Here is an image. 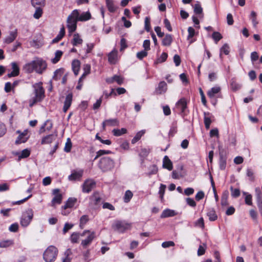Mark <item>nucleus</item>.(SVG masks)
<instances>
[{
    "mask_svg": "<svg viewBox=\"0 0 262 262\" xmlns=\"http://www.w3.org/2000/svg\"><path fill=\"white\" fill-rule=\"evenodd\" d=\"M79 233L78 232H73L70 236V241L72 243H77L79 238Z\"/></svg>",
    "mask_w": 262,
    "mask_h": 262,
    "instance_id": "6e6d98bb",
    "label": "nucleus"
},
{
    "mask_svg": "<svg viewBox=\"0 0 262 262\" xmlns=\"http://www.w3.org/2000/svg\"><path fill=\"white\" fill-rule=\"evenodd\" d=\"M229 192L228 190L223 191L221 200V204L223 207H225L228 205V199L229 197Z\"/></svg>",
    "mask_w": 262,
    "mask_h": 262,
    "instance_id": "4be33fe9",
    "label": "nucleus"
},
{
    "mask_svg": "<svg viewBox=\"0 0 262 262\" xmlns=\"http://www.w3.org/2000/svg\"><path fill=\"white\" fill-rule=\"evenodd\" d=\"M117 50L116 49H114L107 55L108 62L111 64H116L117 60Z\"/></svg>",
    "mask_w": 262,
    "mask_h": 262,
    "instance_id": "2eb2a0df",
    "label": "nucleus"
},
{
    "mask_svg": "<svg viewBox=\"0 0 262 262\" xmlns=\"http://www.w3.org/2000/svg\"><path fill=\"white\" fill-rule=\"evenodd\" d=\"M207 215L211 222L215 221L217 219V215L214 208L209 209L207 212Z\"/></svg>",
    "mask_w": 262,
    "mask_h": 262,
    "instance_id": "cd10ccee",
    "label": "nucleus"
},
{
    "mask_svg": "<svg viewBox=\"0 0 262 262\" xmlns=\"http://www.w3.org/2000/svg\"><path fill=\"white\" fill-rule=\"evenodd\" d=\"M34 71L37 73H41L43 70H44L47 66L46 63L45 61L41 60H34Z\"/></svg>",
    "mask_w": 262,
    "mask_h": 262,
    "instance_id": "f8f14e48",
    "label": "nucleus"
},
{
    "mask_svg": "<svg viewBox=\"0 0 262 262\" xmlns=\"http://www.w3.org/2000/svg\"><path fill=\"white\" fill-rule=\"evenodd\" d=\"M112 153V151L109 150H104V149H100L96 152V155L95 157L94 158L93 161L96 160L99 157L103 156L104 155H108Z\"/></svg>",
    "mask_w": 262,
    "mask_h": 262,
    "instance_id": "a18cd8bd",
    "label": "nucleus"
},
{
    "mask_svg": "<svg viewBox=\"0 0 262 262\" xmlns=\"http://www.w3.org/2000/svg\"><path fill=\"white\" fill-rule=\"evenodd\" d=\"M83 174V170L80 169L78 171L73 170L71 171V174L69 176L68 180L70 181H79L81 180Z\"/></svg>",
    "mask_w": 262,
    "mask_h": 262,
    "instance_id": "9d476101",
    "label": "nucleus"
},
{
    "mask_svg": "<svg viewBox=\"0 0 262 262\" xmlns=\"http://www.w3.org/2000/svg\"><path fill=\"white\" fill-rule=\"evenodd\" d=\"M188 35L187 36V39L189 40L190 38H192L195 35V30L192 27H189L188 28Z\"/></svg>",
    "mask_w": 262,
    "mask_h": 262,
    "instance_id": "69168bd1",
    "label": "nucleus"
},
{
    "mask_svg": "<svg viewBox=\"0 0 262 262\" xmlns=\"http://www.w3.org/2000/svg\"><path fill=\"white\" fill-rule=\"evenodd\" d=\"M106 4L111 13H114L116 11L117 7L114 5L113 0H106Z\"/></svg>",
    "mask_w": 262,
    "mask_h": 262,
    "instance_id": "f704fd0d",
    "label": "nucleus"
},
{
    "mask_svg": "<svg viewBox=\"0 0 262 262\" xmlns=\"http://www.w3.org/2000/svg\"><path fill=\"white\" fill-rule=\"evenodd\" d=\"M145 133V130H141L139 132H138L135 137L132 139L131 141V143L133 144H135L136 142H137L139 140H140L141 137L144 135Z\"/></svg>",
    "mask_w": 262,
    "mask_h": 262,
    "instance_id": "e433bc0d",
    "label": "nucleus"
},
{
    "mask_svg": "<svg viewBox=\"0 0 262 262\" xmlns=\"http://www.w3.org/2000/svg\"><path fill=\"white\" fill-rule=\"evenodd\" d=\"M90 199L93 202L95 205H98L101 200V198L98 195L97 193H94L91 196Z\"/></svg>",
    "mask_w": 262,
    "mask_h": 262,
    "instance_id": "49530a36",
    "label": "nucleus"
},
{
    "mask_svg": "<svg viewBox=\"0 0 262 262\" xmlns=\"http://www.w3.org/2000/svg\"><path fill=\"white\" fill-rule=\"evenodd\" d=\"M149 171L148 173V175L151 176L156 174L158 172V169L156 165L153 164L149 167Z\"/></svg>",
    "mask_w": 262,
    "mask_h": 262,
    "instance_id": "13d9d810",
    "label": "nucleus"
},
{
    "mask_svg": "<svg viewBox=\"0 0 262 262\" xmlns=\"http://www.w3.org/2000/svg\"><path fill=\"white\" fill-rule=\"evenodd\" d=\"M64 69L62 68L57 69L54 73L53 76V79L57 80L60 78L62 75L63 74Z\"/></svg>",
    "mask_w": 262,
    "mask_h": 262,
    "instance_id": "58836bf2",
    "label": "nucleus"
},
{
    "mask_svg": "<svg viewBox=\"0 0 262 262\" xmlns=\"http://www.w3.org/2000/svg\"><path fill=\"white\" fill-rule=\"evenodd\" d=\"M114 95L117 96L116 93L115 92V89H112L111 91L108 93L107 91L105 90L103 92V97H104L105 99H108L110 96Z\"/></svg>",
    "mask_w": 262,
    "mask_h": 262,
    "instance_id": "4d7b16f0",
    "label": "nucleus"
},
{
    "mask_svg": "<svg viewBox=\"0 0 262 262\" xmlns=\"http://www.w3.org/2000/svg\"><path fill=\"white\" fill-rule=\"evenodd\" d=\"M168 57V54L166 52H163L160 56L157 58V61L158 63H162L165 62Z\"/></svg>",
    "mask_w": 262,
    "mask_h": 262,
    "instance_id": "bf43d9fd",
    "label": "nucleus"
},
{
    "mask_svg": "<svg viewBox=\"0 0 262 262\" xmlns=\"http://www.w3.org/2000/svg\"><path fill=\"white\" fill-rule=\"evenodd\" d=\"M77 21V19L74 17L72 12L67 18V28L70 33H73L76 31Z\"/></svg>",
    "mask_w": 262,
    "mask_h": 262,
    "instance_id": "1a4fd4ad",
    "label": "nucleus"
},
{
    "mask_svg": "<svg viewBox=\"0 0 262 262\" xmlns=\"http://www.w3.org/2000/svg\"><path fill=\"white\" fill-rule=\"evenodd\" d=\"M144 29L147 32H149L150 31V18L149 16H146L144 20Z\"/></svg>",
    "mask_w": 262,
    "mask_h": 262,
    "instance_id": "864d4df0",
    "label": "nucleus"
},
{
    "mask_svg": "<svg viewBox=\"0 0 262 262\" xmlns=\"http://www.w3.org/2000/svg\"><path fill=\"white\" fill-rule=\"evenodd\" d=\"M246 175L249 178V180L251 182L254 181V172L251 168H248L246 170Z\"/></svg>",
    "mask_w": 262,
    "mask_h": 262,
    "instance_id": "052dcab7",
    "label": "nucleus"
},
{
    "mask_svg": "<svg viewBox=\"0 0 262 262\" xmlns=\"http://www.w3.org/2000/svg\"><path fill=\"white\" fill-rule=\"evenodd\" d=\"M14 244L13 240H4L0 242V248H7L12 246Z\"/></svg>",
    "mask_w": 262,
    "mask_h": 262,
    "instance_id": "79ce46f5",
    "label": "nucleus"
},
{
    "mask_svg": "<svg viewBox=\"0 0 262 262\" xmlns=\"http://www.w3.org/2000/svg\"><path fill=\"white\" fill-rule=\"evenodd\" d=\"M133 196V194L130 190H126L125 192V194L123 198L124 202L125 203H128L130 201Z\"/></svg>",
    "mask_w": 262,
    "mask_h": 262,
    "instance_id": "8fccbe9b",
    "label": "nucleus"
},
{
    "mask_svg": "<svg viewBox=\"0 0 262 262\" xmlns=\"http://www.w3.org/2000/svg\"><path fill=\"white\" fill-rule=\"evenodd\" d=\"M219 167L222 170H225L227 165V156L224 150L219 152Z\"/></svg>",
    "mask_w": 262,
    "mask_h": 262,
    "instance_id": "9b49d317",
    "label": "nucleus"
},
{
    "mask_svg": "<svg viewBox=\"0 0 262 262\" xmlns=\"http://www.w3.org/2000/svg\"><path fill=\"white\" fill-rule=\"evenodd\" d=\"M243 194L245 195V203L248 205L251 206L252 205V196L250 194L246 192H243Z\"/></svg>",
    "mask_w": 262,
    "mask_h": 262,
    "instance_id": "3c124183",
    "label": "nucleus"
},
{
    "mask_svg": "<svg viewBox=\"0 0 262 262\" xmlns=\"http://www.w3.org/2000/svg\"><path fill=\"white\" fill-rule=\"evenodd\" d=\"M63 52L60 50H57L55 52V57L52 59L51 61L53 63H57L61 58Z\"/></svg>",
    "mask_w": 262,
    "mask_h": 262,
    "instance_id": "de8ad7c7",
    "label": "nucleus"
},
{
    "mask_svg": "<svg viewBox=\"0 0 262 262\" xmlns=\"http://www.w3.org/2000/svg\"><path fill=\"white\" fill-rule=\"evenodd\" d=\"M195 226L204 228L205 227L204 219L201 217L196 220L195 222Z\"/></svg>",
    "mask_w": 262,
    "mask_h": 262,
    "instance_id": "338daca9",
    "label": "nucleus"
},
{
    "mask_svg": "<svg viewBox=\"0 0 262 262\" xmlns=\"http://www.w3.org/2000/svg\"><path fill=\"white\" fill-rule=\"evenodd\" d=\"M114 161L108 157L101 158L98 163L99 168L103 171L111 170L114 167Z\"/></svg>",
    "mask_w": 262,
    "mask_h": 262,
    "instance_id": "f257e3e1",
    "label": "nucleus"
},
{
    "mask_svg": "<svg viewBox=\"0 0 262 262\" xmlns=\"http://www.w3.org/2000/svg\"><path fill=\"white\" fill-rule=\"evenodd\" d=\"M149 152V148H142L141 149L139 156L141 158L142 162H143L144 159L148 156Z\"/></svg>",
    "mask_w": 262,
    "mask_h": 262,
    "instance_id": "c9c22d12",
    "label": "nucleus"
},
{
    "mask_svg": "<svg viewBox=\"0 0 262 262\" xmlns=\"http://www.w3.org/2000/svg\"><path fill=\"white\" fill-rule=\"evenodd\" d=\"M221 88L220 86L212 87L207 92V95L210 98H212L214 97L215 95L219 93L221 91Z\"/></svg>",
    "mask_w": 262,
    "mask_h": 262,
    "instance_id": "c756f323",
    "label": "nucleus"
},
{
    "mask_svg": "<svg viewBox=\"0 0 262 262\" xmlns=\"http://www.w3.org/2000/svg\"><path fill=\"white\" fill-rule=\"evenodd\" d=\"M204 122L205 124V128L206 129H209L210 126V124L211 123V120L210 116L212 115L209 112H204Z\"/></svg>",
    "mask_w": 262,
    "mask_h": 262,
    "instance_id": "5701e85b",
    "label": "nucleus"
},
{
    "mask_svg": "<svg viewBox=\"0 0 262 262\" xmlns=\"http://www.w3.org/2000/svg\"><path fill=\"white\" fill-rule=\"evenodd\" d=\"M72 15L76 17L78 21H85L91 18V14L89 11L83 12L80 14L78 10L75 9L72 11Z\"/></svg>",
    "mask_w": 262,
    "mask_h": 262,
    "instance_id": "0eeeda50",
    "label": "nucleus"
},
{
    "mask_svg": "<svg viewBox=\"0 0 262 262\" xmlns=\"http://www.w3.org/2000/svg\"><path fill=\"white\" fill-rule=\"evenodd\" d=\"M147 56V52L146 51V50H142L140 52H138L137 53V57L140 59V60H142L143 58H144V57H146Z\"/></svg>",
    "mask_w": 262,
    "mask_h": 262,
    "instance_id": "e2e57ef3",
    "label": "nucleus"
},
{
    "mask_svg": "<svg viewBox=\"0 0 262 262\" xmlns=\"http://www.w3.org/2000/svg\"><path fill=\"white\" fill-rule=\"evenodd\" d=\"M176 215V213L174 210L167 208L163 211L160 215V217L162 219L166 218L169 217H172Z\"/></svg>",
    "mask_w": 262,
    "mask_h": 262,
    "instance_id": "b1692460",
    "label": "nucleus"
},
{
    "mask_svg": "<svg viewBox=\"0 0 262 262\" xmlns=\"http://www.w3.org/2000/svg\"><path fill=\"white\" fill-rule=\"evenodd\" d=\"M187 108V100L185 98L183 97L176 102L174 107L172 108V111L174 113L183 115L185 114Z\"/></svg>",
    "mask_w": 262,
    "mask_h": 262,
    "instance_id": "7ed1b4c3",
    "label": "nucleus"
},
{
    "mask_svg": "<svg viewBox=\"0 0 262 262\" xmlns=\"http://www.w3.org/2000/svg\"><path fill=\"white\" fill-rule=\"evenodd\" d=\"M156 90L159 92L160 94H161L162 93H165L167 90L166 83L164 81H160L159 83L158 86Z\"/></svg>",
    "mask_w": 262,
    "mask_h": 262,
    "instance_id": "ea45409f",
    "label": "nucleus"
},
{
    "mask_svg": "<svg viewBox=\"0 0 262 262\" xmlns=\"http://www.w3.org/2000/svg\"><path fill=\"white\" fill-rule=\"evenodd\" d=\"M33 217V211L29 208L23 212L20 220V224L23 227H27L31 223Z\"/></svg>",
    "mask_w": 262,
    "mask_h": 262,
    "instance_id": "20e7f679",
    "label": "nucleus"
},
{
    "mask_svg": "<svg viewBox=\"0 0 262 262\" xmlns=\"http://www.w3.org/2000/svg\"><path fill=\"white\" fill-rule=\"evenodd\" d=\"M73 99V94L72 93L68 94L65 99L63 107V111L66 113L71 106Z\"/></svg>",
    "mask_w": 262,
    "mask_h": 262,
    "instance_id": "dca6fc26",
    "label": "nucleus"
},
{
    "mask_svg": "<svg viewBox=\"0 0 262 262\" xmlns=\"http://www.w3.org/2000/svg\"><path fill=\"white\" fill-rule=\"evenodd\" d=\"M105 121L108 126H118L119 125V121L117 118L106 119Z\"/></svg>",
    "mask_w": 262,
    "mask_h": 262,
    "instance_id": "a19ab883",
    "label": "nucleus"
},
{
    "mask_svg": "<svg viewBox=\"0 0 262 262\" xmlns=\"http://www.w3.org/2000/svg\"><path fill=\"white\" fill-rule=\"evenodd\" d=\"M163 168L170 171L173 168V164L171 161L167 156H165L163 159Z\"/></svg>",
    "mask_w": 262,
    "mask_h": 262,
    "instance_id": "a211bd4d",
    "label": "nucleus"
},
{
    "mask_svg": "<svg viewBox=\"0 0 262 262\" xmlns=\"http://www.w3.org/2000/svg\"><path fill=\"white\" fill-rule=\"evenodd\" d=\"M113 228L120 233H124L130 227V225L125 221H116L112 225Z\"/></svg>",
    "mask_w": 262,
    "mask_h": 262,
    "instance_id": "39448f33",
    "label": "nucleus"
},
{
    "mask_svg": "<svg viewBox=\"0 0 262 262\" xmlns=\"http://www.w3.org/2000/svg\"><path fill=\"white\" fill-rule=\"evenodd\" d=\"M15 155L18 156V161H20L21 159L28 157L30 155V150L28 149H25L20 152H16Z\"/></svg>",
    "mask_w": 262,
    "mask_h": 262,
    "instance_id": "7c9ffc66",
    "label": "nucleus"
},
{
    "mask_svg": "<svg viewBox=\"0 0 262 262\" xmlns=\"http://www.w3.org/2000/svg\"><path fill=\"white\" fill-rule=\"evenodd\" d=\"M35 91V96L32 97L29 101V106L32 107L37 102L40 101L44 98V90L39 84L34 85Z\"/></svg>",
    "mask_w": 262,
    "mask_h": 262,
    "instance_id": "f03ea898",
    "label": "nucleus"
},
{
    "mask_svg": "<svg viewBox=\"0 0 262 262\" xmlns=\"http://www.w3.org/2000/svg\"><path fill=\"white\" fill-rule=\"evenodd\" d=\"M193 7L194 13L196 15H198L200 18L203 17V8L201 6L200 3L199 2H197L194 5Z\"/></svg>",
    "mask_w": 262,
    "mask_h": 262,
    "instance_id": "aec40b11",
    "label": "nucleus"
},
{
    "mask_svg": "<svg viewBox=\"0 0 262 262\" xmlns=\"http://www.w3.org/2000/svg\"><path fill=\"white\" fill-rule=\"evenodd\" d=\"M230 53V47L228 43H224L220 49V58H223L222 54L228 55Z\"/></svg>",
    "mask_w": 262,
    "mask_h": 262,
    "instance_id": "bb28decb",
    "label": "nucleus"
},
{
    "mask_svg": "<svg viewBox=\"0 0 262 262\" xmlns=\"http://www.w3.org/2000/svg\"><path fill=\"white\" fill-rule=\"evenodd\" d=\"M31 4L34 7H43L45 5V0H31Z\"/></svg>",
    "mask_w": 262,
    "mask_h": 262,
    "instance_id": "c03bdc74",
    "label": "nucleus"
},
{
    "mask_svg": "<svg viewBox=\"0 0 262 262\" xmlns=\"http://www.w3.org/2000/svg\"><path fill=\"white\" fill-rule=\"evenodd\" d=\"M52 194L53 198L51 201V206H54L56 205H60L63 199V195L60 192V190L58 188L52 190Z\"/></svg>",
    "mask_w": 262,
    "mask_h": 262,
    "instance_id": "423d86ee",
    "label": "nucleus"
},
{
    "mask_svg": "<svg viewBox=\"0 0 262 262\" xmlns=\"http://www.w3.org/2000/svg\"><path fill=\"white\" fill-rule=\"evenodd\" d=\"M249 17L252 21L253 28H256L259 23L257 19V13L254 11H252Z\"/></svg>",
    "mask_w": 262,
    "mask_h": 262,
    "instance_id": "c85d7f7f",
    "label": "nucleus"
},
{
    "mask_svg": "<svg viewBox=\"0 0 262 262\" xmlns=\"http://www.w3.org/2000/svg\"><path fill=\"white\" fill-rule=\"evenodd\" d=\"M230 189L231 190V194L232 198H237L239 196L241 191L239 188H234L232 186H231Z\"/></svg>",
    "mask_w": 262,
    "mask_h": 262,
    "instance_id": "37998d69",
    "label": "nucleus"
},
{
    "mask_svg": "<svg viewBox=\"0 0 262 262\" xmlns=\"http://www.w3.org/2000/svg\"><path fill=\"white\" fill-rule=\"evenodd\" d=\"M83 40L80 38V36L78 33L74 34L73 38L71 41V43L73 46H77L79 45L82 43Z\"/></svg>",
    "mask_w": 262,
    "mask_h": 262,
    "instance_id": "2f4dec72",
    "label": "nucleus"
},
{
    "mask_svg": "<svg viewBox=\"0 0 262 262\" xmlns=\"http://www.w3.org/2000/svg\"><path fill=\"white\" fill-rule=\"evenodd\" d=\"M186 204L187 205L189 206L190 207L194 208L196 206V203L194 200L193 198H187L185 199Z\"/></svg>",
    "mask_w": 262,
    "mask_h": 262,
    "instance_id": "680f3d73",
    "label": "nucleus"
},
{
    "mask_svg": "<svg viewBox=\"0 0 262 262\" xmlns=\"http://www.w3.org/2000/svg\"><path fill=\"white\" fill-rule=\"evenodd\" d=\"M35 11L33 14V17L35 19H39L42 14V7H36Z\"/></svg>",
    "mask_w": 262,
    "mask_h": 262,
    "instance_id": "09e8293b",
    "label": "nucleus"
},
{
    "mask_svg": "<svg viewBox=\"0 0 262 262\" xmlns=\"http://www.w3.org/2000/svg\"><path fill=\"white\" fill-rule=\"evenodd\" d=\"M95 234L96 233L94 231L91 232L85 239L81 241V245L84 248H86L88 246L90 245L92 243V241L95 237Z\"/></svg>",
    "mask_w": 262,
    "mask_h": 262,
    "instance_id": "4468645a",
    "label": "nucleus"
},
{
    "mask_svg": "<svg viewBox=\"0 0 262 262\" xmlns=\"http://www.w3.org/2000/svg\"><path fill=\"white\" fill-rule=\"evenodd\" d=\"M127 133V129L125 128H121V129L115 128L113 129L112 133L114 136H121Z\"/></svg>",
    "mask_w": 262,
    "mask_h": 262,
    "instance_id": "4c0bfd02",
    "label": "nucleus"
},
{
    "mask_svg": "<svg viewBox=\"0 0 262 262\" xmlns=\"http://www.w3.org/2000/svg\"><path fill=\"white\" fill-rule=\"evenodd\" d=\"M17 34L18 32L17 29L10 31L9 35L4 39V42L7 44L12 42L17 37Z\"/></svg>",
    "mask_w": 262,
    "mask_h": 262,
    "instance_id": "ddd939ff",
    "label": "nucleus"
},
{
    "mask_svg": "<svg viewBox=\"0 0 262 262\" xmlns=\"http://www.w3.org/2000/svg\"><path fill=\"white\" fill-rule=\"evenodd\" d=\"M113 78L118 84L121 85L123 83L124 78L121 76L118 75H114Z\"/></svg>",
    "mask_w": 262,
    "mask_h": 262,
    "instance_id": "774afa93",
    "label": "nucleus"
},
{
    "mask_svg": "<svg viewBox=\"0 0 262 262\" xmlns=\"http://www.w3.org/2000/svg\"><path fill=\"white\" fill-rule=\"evenodd\" d=\"M177 121H173L172 122L170 130L168 133V136L170 137H172L177 133Z\"/></svg>",
    "mask_w": 262,
    "mask_h": 262,
    "instance_id": "72a5a7b5",
    "label": "nucleus"
},
{
    "mask_svg": "<svg viewBox=\"0 0 262 262\" xmlns=\"http://www.w3.org/2000/svg\"><path fill=\"white\" fill-rule=\"evenodd\" d=\"M212 38L214 40L215 43H217V42L223 38V36L219 32H214L212 34Z\"/></svg>",
    "mask_w": 262,
    "mask_h": 262,
    "instance_id": "603ef678",
    "label": "nucleus"
},
{
    "mask_svg": "<svg viewBox=\"0 0 262 262\" xmlns=\"http://www.w3.org/2000/svg\"><path fill=\"white\" fill-rule=\"evenodd\" d=\"M34 62L32 61L30 62L26 63L23 68L25 72L30 73L34 71Z\"/></svg>",
    "mask_w": 262,
    "mask_h": 262,
    "instance_id": "473e14b6",
    "label": "nucleus"
},
{
    "mask_svg": "<svg viewBox=\"0 0 262 262\" xmlns=\"http://www.w3.org/2000/svg\"><path fill=\"white\" fill-rule=\"evenodd\" d=\"M242 85L238 83L235 78H232L230 82V88L233 92H236L241 89Z\"/></svg>",
    "mask_w": 262,
    "mask_h": 262,
    "instance_id": "412c9836",
    "label": "nucleus"
},
{
    "mask_svg": "<svg viewBox=\"0 0 262 262\" xmlns=\"http://www.w3.org/2000/svg\"><path fill=\"white\" fill-rule=\"evenodd\" d=\"M80 68V62L78 59H74L72 62V68L74 74L77 76Z\"/></svg>",
    "mask_w": 262,
    "mask_h": 262,
    "instance_id": "393cba45",
    "label": "nucleus"
},
{
    "mask_svg": "<svg viewBox=\"0 0 262 262\" xmlns=\"http://www.w3.org/2000/svg\"><path fill=\"white\" fill-rule=\"evenodd\" d=\"M72 147V143L71 140L70 138H68L67 140V142L65 144V146L64 148V151L66 152H69L71 150V148Z\"/></svg>",
    "mask_w": 262,
    "mask_h": 262,
    "instance_id": "5fc2aeb1",
    "label": "nucleus"
},
{
    "mask_svg": "<svg viewBox=\"0 0 262 262\" xmlns=\"http://www.w3.org/2000/svg\"><path fill=\"white\" fill-rule=\"evenodd\" d=\"M172 36L169 34H166L162 41V45L164 46H170L172 42Z\"/></svg>",
    "mask_w": 262,
    "mask_h": 262,
    "instance_id": "a878e982",
    "label": "nucleus"
},
{
    "mask_svg": "<svg viewBox=\"0 0 262 262\" xmlns=\"http://www.w3.org/2000/svg\"><path fill=\"white\" fill-rule=\"evenodd\" d=\"M11 64L12 71L11 73L8 74V77L9 78L17 76L19 74V68L17 64L13 62Z\"/></svg>",
    "mask_w": 262,
    "mask_h": 262,
    "instance_id": "f3484780",
    "label": "nucleus"
},
{
    "mask_svg": "<svg viewBox=\"0 0 262 262\" xmlns=\"http://www.w3.org/2000/svg\"><path fill=\"white\" fill-rule=\"evenodd\" d=\"M29 137H24L21 135H19L15 141L16 144H19L21 143L26 142L28 139Z\"/></svg>",
    "mask_w": 262,
    "mask_h": 262,
    "instance_id": "0e129e2a",
    "label": "nucleus"
},
{
    "mask_svg": "<svg viewBox=\"0 0 262 262\" xmlns=\"http://www.w3.org/2000/svg\"><path fill=\"white\" fill-rule=\"evenodd\" d=\"M77 199L75 198H69L65 203V204L62 206L63 209H68L73 208L75 203L77 202Z\"/></svg>",
    "mask_w": 262,
    "mask_h": 262,
    "instance_id": "6ab92c4d",
    "label": "nucleus"
},
{
    "mask_svg": "<svg viewBox=\"0 0 262 262\" xmlns=\"http://www.w3.org/2000/svg\"><path fill=\"white\" fill-rule=\"evenodd\" d=\"M95 181L91 179L85 180L82 184V191L83 193H89L96 186Z\"/></svg>",
    "mask_w": 262,
    "mask_h": 262,
    "instance_id": "6e6552de",
    "label": "nucleus"
}]
</instances>
